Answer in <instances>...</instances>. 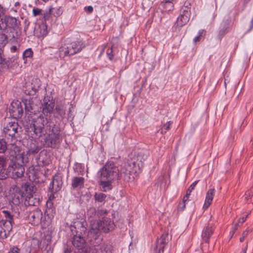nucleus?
<instances>
[{"label": "nucleus", "instance_id": "19", "mask_svg": "<svg viewBox=\"0 0 253 253\" xmlns=\"http://www.w3.org/2000/svg\"><path fill=\"white\" fill-rule=\"evenodd\" d=\"M84 178L83 177L74 176L71 180L73 189H82L84 187Z\"/></svg>", "mask_w": 253, "mask_h": 253}, {"label": "nucleus", "instance_id": "33", "mask_svg": "<svg viewBox=\"0 0 253 253\" xmlns=\"http://www.w3.org/2000/svg\"><path fill=\"white\" fill-rule=\"evenodd\" d=\"M5 167H0V180L5 179L9 176L8 169H6Z\"/></svg>", "mask_w": 253, "mask_h": 253}, {"label": "nucleus", "instance_id": "8", "mask_svg": "<svg viewBox=\"0 0 253 253\" xmlns=\"http://www.w3.org/2000/svg\"><path fill=\"white\" fill-rule=\"evenodd\" d=\"M191 15V4L185 2L181 9L180 16L177 18V22L180 26L185 25L190 19Z\"/></svg>", "mask_w": 253, "mask_h": 253}, {"label": "nucleus", "instance_id": "3", "mask_svg": "<svg viewBox=\"0 0 253 253\" xmlns=\"http://www.w3.org/2000/svg\"><path fill=\"white\" fill-rule=\"evenodd\" d=\"M28 162V159L23 158V160L10 161L8 167L9 174L13 179L21 178L25 172L24 165Z\"/></svg>", "mask_w": 253, "mask_h": 253}, {"label": "nucleus", "instance_id": "23", "mask_svg": "<svg viewBox=\"0 0 253 253\" xmlns=\"http://www.w3.org/2000/svg\"><path fill=\"white\" fill-rule=\"evenodd\" d=\"M199 182V180H197L194 181L192 184L190 186L189 188L187 189L186 191V195L183 197V206L182 207H181V210H183L185 208V203L188 200L189 196L191 194V192L194 189L195 186L197 184L198 182Z\"/></svg>", "mask_w": 253, "mask_h": 253}, {"label": "nucleus", "instance_id": "52", "mask_svg": "<svg viewBox=\"0 0 253 253\" xmlns=\"http://www.w3.org/2000/svg\"><path fill=\"white\" fill-rule=\"evenodd\" d=\"M172 124V122L169 121L164 125L163 127L165 130H169L170 129V126Z\"/></svg>", "mask_w": 253, "mask_h": 253}, {"label": "nucleus", "instance_id": "24", "mask_svg": "<svg viewBox=\"0 0 253 253\" xmlns=\"http://www.w3.org/2000/svg\"><path fill=\"white\" fill-rule=\"evenodd\" d=\"M4 32L6 33V37L8 38V42H13L17 41V33L15 32L14 29H10L9 31L5 30Z\"/></svg>", "mask_w": 253, "mask_h": 253}, {"label": "nucleus", "instance_id": "57", "mask_svg": "<svg viewBox=\"0 0 253 253\" xmlns=\"http://www.w3.org/2000/svg\"><path fill=\"white\" fill-rule=\"evenodd\" d=\"M85 9L89 13H91L92 12L93 8L92 6H88L85 7Z\"/></svg>", "mask_w": 253, "mask_h": 253}, {"label": "nucleus", "instance_id": "39", "mask_svg": "<svg viewBox=\"0 0 253 253\" xmlns=\"http://www.w3.org/2000/svg\"><path fill=\"white\" fill-rule=\"evenodd\" d=\"M38 91V88L31 85L29 86L28 89L25 90V93L29 96H33L36 94Z\"/></svg>", "mask_w": 253, "mask_h": 253}, {"label": "nucleus", "instance_id": "32", "mask_svg": "<svg viewBox=\"0 0 253 253\" xmlns=\"http://www.w3.org/2000/svg\"><path fill=\"white\" fill-rule=\"evenodd\" d=\"M26 174L30 179L35 180L36 178V172L33 166L30 167L26 171Z\"/></svg>", "mask_w": 253, "mask_h": 253}, {"label": "nucleus", "instance_id": "41", "mask_svg": "<svg viewBox=\"0 0 253 253\" xmlns=\"http://www.w3.org/2000/svg\"><path fill=\"white\" fill-rule=\"evenodd\" d=\"M206 35V31L204 30H200L198 32V35L196 36L193 40V42L195 43L199 42L202 37H204Z\"/></svg>", "mask_w": 253, "mask_h": 253}, {"label": "nucleus", "instance_id": "58", "mask_svg": "<svg viewBox=\"0 0 253 253\" xmlns=\"http://www.w3.org/2000/svg\"><path fill=\"white\" fill-rule=\"evenodd\" d=\"M98 214L102 215L103 214H106L108 213V211L106 210H100L98 211Z\"/></svg>", "mask_w": 253, "mask_h": 253}, {"label": "nucleus", "instance_id": "16", "mask_svg": "<svg viewBox=\"0 0 253 253\" xmlns=\"http://www.w3.org/2000/svg\"><path fill=\"white\" fill-rule=\"evenodd\" d=\"M168 242V234H163L156 241L155 250L157 253L164 252L165 245Z\"/></svg>", "mask_w": 253, "mask_h": 253}, {"label": "nucleus", "instance_id": "44", "mask_svg": "<svg viewBox=\"0 0 253 253\" xmlns=\"http://www.w3.org/2000/svg\"><path fill=\"white\" fill-rule=\"evenodd\" d=\"M50 195L49 196V199L47 201V203H46V205L48 207V205H49L50 207H51L52 205V203L51 202V200L55 199V196H54V194L55 193H53L52 192H50Z\"/></svg>", "mask_w": 253, "mask_h": 253}, {"label": "nucleus", "instance_id": "61", "mask_svg": "<svg viewBox=\"0 0 253 253\" xmlns=\"http://www.w3.org/2000/svg\"><path fill=\"white\" fill-rule=\"evenodd\" d=\"M248 243H247L246 246L243 250V253H246L247 250L248 249Z\"/></svg>", "mask_w": 253, "mask_h": 253}, {"label": "nucleus", "instance_id": "37", "mask_svg": "<svg viewBox=\"0 0 253 253\" xmlns=\"http://www.w3.org/2000/svg\"><path fill=\"white\" fill-rule=\"evenodd\" d=\"M7 143L9 144V142H6L3 139H0V153H3L7 149L8 145Z\"/></svg>", "mask_w": 253, "mask_h": 253}, {"label": "nucleus", "instance_id": "43", "mask_svg": "<svg viewBox=\"0 0 253 253\" xmlns=\"http://www.w3.org/2000/svg\"><path fill=\"white\" fill-rule=\"evenodd\" d=\"M6 158L3 156H0V167H6Z\"/></svg>", "mask_w": 253, "mask_h": 253}, {"label": "nucleus", "instance_id": "56", "mask_svg": "<svg viewBox=\"0 0 253 253\" xmlns=\"http://www.w3.org/2000/svg\"><path fill=\"white\" fill-rule=\"evenodd\" d=\"M247 216L248 215H246L245 217L243 216L242 218L239 219L238 222L241 225L245 221Z\"/></svg>", "mask_w": 253, "mask_h": 253}, {"label": "nucleus", "instance_id": "17", "mask_svg": "<svg viewBox=\"0 0 253 253\" xmlns=\"http://www.w3.org/2000/svg\"><path fill=\"white\" fill-rule=\"evenodd\" d=\"M40 202V196L37 195L30 194L26 196L24 204L26 206H38Z\"/></svg>", "mask_w": 253, "mask_h": 253}, {"label": "nucleus", "instance_id": "51", "mask_svg": "<svg viewBox=\"0 0 253 253\" xmlns=\"http://www.w3.org/2000/svg\"><path fill=\"white\" fill-rule=\"evenodd\" d=\"M3 52V50L0 47V64H7L6 62L5 61V59L1 57V54Z\"/></svg>", "mask_w": 253, "mask_h": 253}, {"label": "nucleus", "instance_id": "26", "mask_svg": "<svg viewBox=\"0 0 253 253\" xmlns=\"http://www.w3.org/2000/svg\"><path fill=\"white\" fill-rule=\"evenodd\" d=\"M22 189L25 191V196H28V195L30 194L32 195H36L35 190L36 188L32 185H30L27 183H25L22 186Z\"/></svg>", "mask_w": 253, "mask_h": 253}, {"label": "nucleus", "instance_id": "48", "mask_svg": "<svg viewBox=\"0 0 253 253\" xmlns=\"http://www.w3.org/2000/svg\"><path fill=\"white\" fill-rule=\"evenodd\" d=\"M33 14L34 16H37L42 14V9L39 8H35L33 9Z\"/></svg>", "mask_w": 253, "mask_h": 253}, {"label": "nucleus", "instance_id": "36", "mask_svg": "<svg viewBox=\"0 0 253 253\" xmlns=\"http://www.w3.org/2000/svg\"><path fill=\"white\" fill-rule=\"evenodd\" d=\"M8 42V38L3 31L1 33H0V45L4 47Z\"/></svg>", "mask_w": 253, "mask_h": 253}, {"label": "nucleus", "instance_id": "38", "mask_svg": "<svg viewBox=\"0 0 253 253\" xmlns=\"http://www.w3.org/2000/svg\"><path fill=\"white\" fill-rule=\"evenodd\" d=\"M2 212L6 218L5 220H7V221L13 224L14 223L13 215L11 214L10 212L7 211H3Z\"/></svg>", "mask_w": 253, "mask_h": 253}, {"label": "nucleus", "instance_id": "12", "mask_svg": "<svg viewBox=\"0 0 253 253\" xmlns=\"http://www.w3.org/2000/svg\"><path fill=\"white\" fill-rule=\"evenodd\" d=\"M50 97H45L43 100V104H42V113L43 116L45 118H47L48 115H50L53 111V108L55 106L54 101L51 99Z\"/></svg>", "mask_w": 253, "mask_h": 253}, {"label": "nucleus", "instance_id": "5", "mask_svg": "<svg viewBox=\"0 0 253 253\" xmlns=\"http://www.w3.org/2000/svg\"><path fill=\"white\" fill-rule=\"evenodd\" d=\"M18 124L17 120L9 122L3 128V132L7 142L9 143H16L17 140L15 134L17 132Z\"/></svg>", "mask_w": 253, "mask_h": 253}, {"label": "nucleus", "instance_id": "55", "mask_svg": "<svg viewBox=\"0 0 253 253\" xmlns=\"http://www.w3.org/2000/svg\"><path fill=\"white\" fill-rule=\"evenodd\" d=\"M40 149L37 147L35 149L31 148L29 150L30 152L31 153L34 154V153H37L40 151Z\"/></svg>", "mask_w": 253, "mask_h": 253}, {"label": "nucleus", "instance_id": "54", "mask_svg": "<svg viewBox=\"0 0 253 253\" xmlns=\"http://www.w3.org/2000/svg\"><path fill=\"white\" fill-rule=\"evenodd\" d=\"M250 232H251V230L250 229H247L246 230H245V231H244L243 232L242 236L244 238H246L248 236L249 233Z\"/></svg>", "mask_w": 253, "mask_h": 253}, {"label": "nucleus", "instance_id": "30", "mask_svg": "<svg viewBox=\"0 0 253 253\" xmlns=\"http://www.w3.org/2000/svg\"><path fill=\"white\" fill-rule=\"evenodd\" d=\"M37 31H39V36L40 37H43L46 36L48 33L47 25L44 23H42L39 25Z\"/></svg>", "mask_w": 253, "mask_h": 253}, {"label": "nucleus", "instance_id": "13", "mask_svg": "<svg viewBox=\"0 0 253 253\" xmlns=\"http://www.w3.org/2000/svg\"><path fill=\"white\" fill-rule=\"evenodd\" d=\"M9 113L11 116L14 119H15V120L21 118L23 113L21 102L18 101L12 102L11 103Z\"/></svg>", "mask_w": 253, "mask_h": 253}, {"label": "nucleus", "instance_id": "46", "mask_svg": "<svg viewBox=\"0 0 253 253\" xmlns=\"http://www.w3.org/2000/svg\"><path fill=\"white\" fill-rule=\"evenodd\" d=\"M96 211L94 208H90L87 211L88 215H89L90 217L94 216L96 214Z\"/></svg>", "mask_w": 253, "mask_h": 253}, {"label": "nucleus", "instance_id": "14", "mask_svg": "<svg viewBox=\"0 0 253 253\" xmlns=\"http://www.w3.org/2000/svg\"><path fill=\"white\" fill-rule=\"evenodd\" d=\"M101 231H102V229L100 228L99 224L95 222V221H91L90 228L87 235L89 241L92 242L93 240L98 239Z\"/></svg>", "mask_w": 253, "mask_h": 253}, {"label": "nucleus", "instance_id": "27", "mask_svg": "<svg viewBox=\"0 0 253 253\" xmlns=\"http://www.w3.org/2000/svg\"><path fill=\"white\" fill-rule=\"evenodd\" d=\"M1 223V227L2 228L4 232L8 235L12 229V224L10 223V222L7 221V220L1 219L0 220V223Z\"/></svg>", "mask_w": 253, "mask_h": 253}, {"label": "nucleus", "instance_id": "31", "mask_svg": "<svg viewBox=\"0 0 253 253\" xmlns=\"http://www.w3.org/2000/svg\"><path fill=\"white\" fill-rule=\"evenodd\" d=\"M162 5L163 7V10L165 12L172 10L174 6L173 2L168 0H165L164 2L162 3Z\"/></svg>", "mask_w": 253, "mask_h": 253}, {"label": "nucleus", "instance_id": "29", "mask_svg": "<svg viewBox=\"0 0 253 253\" xmlns=\"http://www.w3.org/2000/svg\"><path fill=\"white\" fill-rule=\"evenodd\" d=\"M23 200V195L21 193H15L12 196L11 202L15 206L19 205Z\"/></svg>", "mask_w": 253, "mask_h": 253}, {"label": "nucleus", "instance_id": "21", "mask_svg": "<svg viewBox=\"0 0 253 253\" xmlns=\"http://www.w3.org/2000/svg\"><path fill=\"white\" fill-rule=\"evenodd\" d=\"M214 229L211 226L208 225L203 231L202 237L203 240L207 243H209V239L213 233Z\"/></svg>", "mask_w": 253, "mask_h": 253}, {"label": "nucleus", "instance_id": "42", "mask_svg": "<svg viewBox=\"0 0 253 253\" xmlns=\"http://www.w3.org/2000/svg\"><path fill=\"white\" fill-rule=\"evenodd\" d=\"M53 8H49L48 11L45 12L43 14V19L45 21L49 20L51 17V14L52 12Z\"/></svg>", "mask_w": 253, "mask_h": 253}, {"label": "nucleus", "instance_id": "50", "mask_svg": "<svg viewBox=\"0 0 253 253\" xmlns=\"http://www.w3.org/2000/svg\"><path fill=\"white\" fill-rule=\"evenodd\" d=\"M253 195V191L252 190H249L245 193V198L247 200H248Z\"/></svg>", "mask_w": 253, "mask_h": 253}, {"label": "nucleus", "instance_id": "2", "mask_svg": "<svg viewBox=\"0 0 253 253\" xmlns=\"http://www.w3.org/2000/svg\"><path fill=\"white\" fill-rule=\"evenodd\" d=\"M32 126L35 137L43 136L42 142L44 147L59 148L62 140L61 129L59 126L53 124L50 119L41 115L33 119Z\"/></svg>", "mask_w": 253, "mask_h": 253}, {"label": "nucleus", "instance_id": "49", "mask_svg": "<svg viewBox=\"0 0 253 253\" xmlns=\"http://www.w3.org/2000/svg\"><path fill=\"white\" fill-rule=\"evenodd\" d=\"M107 56L110 60H112L113 58V46L111 47L110 49H108L107 51Z\"/></svg>", "mask_w": 253, "mask_h": 253}, {"label": "nucleus", "instance_id": "40", "mask_svg": "<svg viewBox=\"0 0 253 253\" xmlns=\"http://www.w3.org/2000/svg\"><path fill=\"white\" fill-rule=\"evenodd\" d=\"M33 56V51L29 48L25 50L23 53V58L25 60L27 58H32Z\"/></svg>", "mask_w": 253, "mask_h": 253}, {"label": "nucleus", "instance_id": "59", "mask_svg": "<svg viewBox=\"0 0 253 253\" xmlns=\"http://www.w3.org/2000/svg\"><path fill=\"white\" fill-rule=\"evenodd\" d=\"M57 11L56 13V14L54 13V15L56 17H58L61 14V12L59 9H57Z\"/></svg>", "mask_w": 253, "mask_h": 253}, {"label": "nucleus", "instance_id": "4", "mask_svg": "<svg viewBox=\"0 0 253 253\" xmlns=\"http://www.w3.org/2000/svg\"><path fill=\"white\" fill-rule=\"evenodd\" d=\"M84 47L81 42H72L70 44H65L59 49V56L63 59L66 56H70L80 52Z\"/></svg>", "mask_w": 253, "mask_h": 253}, {"label": "nucleus", "instance_id": "22", "mask_svg": "<svg viewBox=\"0 0 253 253\" xmlns=\"http://www.w3.org/2000/svg\"><path fill=\"white\" fill-rule=\"evenodd\" d=\"M65 109L63 106L57 105L53 111L54 116L56 118L62 119L65 115Z\"/></svg>", "mask_w": 253, "mask_h": 253}, {"label": "nucleus", "instance_id": "53", "mask_svg": "<svg viewBox=\"0 0 253 253\" xmlns=\"http://www.w3.org/2000/svg\"><path fill=\"white\" fill-rule=\"evenodd\" d=\"M10 51L11 52H18L19 48L16 45H12L10 48Z\"/></svg>", "mask_w": 253, "mask_h": 253}, {"label": "nucleus", "instance_id": "45", "mask_svg": "<svg viewBox=\"0 0 253 253\" xmlns=\"http://www.w3.org/2000/svg\"><path fill=\"white\" fill-rule=\"evenodd\" d=\"M20 249L17 246L11 248L8 253H20Z\"/></svg>", "mask_w": 253, "mask_h": 253}, {"label": "nucleus", "instance_id": "11", "mask_svg": "<svg viewBox=\"0 0 253 253\" xmlns=\"http://www.w3.org/2000/svg\"><path fill=\"white\" fill-rule=\"evenodd\" d=\"M27 217L30 223L37 226L42 222V212L39 208H36L29 211Z\"/></svg>", "mask_w": 253, "mask_h": 253}, {"label": "nucleus", "instance_id": "10", "mask_svg": "<svg viewBox=\"0 0 253 253\" xmlns=\"http://www.w3.org/2000/svg\"><path fill=\"white\" fill-rule=\"evenodd\" d=\"M36 99V98L30 97L29 98H25L22 100V102L25 106L26 113L35 114L39 111L40 106L35 102Z\"/></svg>", "mask_w": 253, "mask_h": 253}, {"label": "nucleus", "instance_id": "15", "mask_svg": "<svg viewBox=\"0 0 253 253\" xmlns=\"http://www.w3.org/2000/svg\"><path fill=\"white\" fill-rule=\"evenodd\" d=\"M99 224L102 231L105 233H108L114 229V223L110 218L104 217L99 221H96Z\"/></svg>", "mask_w": 253, "mask_h": 253}, {"label": "nucleus", "instance_id": "34", "mask_svg": "<svg viewBox=\"0 0 253 253\" xmlns=\"http://www.w3.org/2000/svg\"><path fill=\"white\" fill-rule=\"evenodd\" d=\"M106 197V195L103 193H95L94 195V199L95 202L102 203L105 201Z\"/></svg>", "mask_w": 253, "mask_h": 253}, {"label": "nucleus", "instance_id": "47", "mask_svg": "<svg viewBox=\"0 0 253 253\" xmlns=\"http://www.w3.org/2000/svg\"><path fill=\"white\" fill-rule=\"evenodd\" d=\"M3 225V224H2ZM7 235L4 232L1 227V223H0V238L5 239L7 237Z\"/></svg>", "mask_w": 253, "mask_h": 253}, {"label": "nucleus", "instance_id": "35", "mask_svg": "<svg viewBox=\"0 0 253 253\" xmlns=\"http://www.w3.org/2000/svg\"><path fill=\"white\" fill-rule=\"evenodd\" d=\"M227 29L228 26L226 25H224L220 28L217 35V38L220 41H221L223 37L227 33Z\"/></svg>", "mask_w": 253, "mask_h": 253}, {"label": "nucleus", "instance_id": "6", "mask_svg": "<svg viewBox=\"0 0 253 253\" xmlns=\"http://www.w3.org/2000/svg\"><path fill=\"white\" fill-rule=\"evenodd\" d=\"M87 223L83 218L74 219L70 225V230L72 235L84 236L85 235L87 228Z\"/></svg>", "mask_w": 253, "mask_h": 253}, {"label": "nucleus", "instance_id": "9", "mask_svg": "<svg viewBox=\"0 0 253 253\" xmlns=\"http://www.w3.org/2000/svg\"><path fill=\"white\" fill-rule=\"evenodd\" d=\"M62 186V176L59 174L57 173L52 177V181L50 182L48 187V192L57 193L61 190Z\"/></svg>", "mask_w": 253, "mask_h": 253}, {"label": "nucleus", "instance_id": "25", "mask_svg": "<svg viewBox=\"0 0 253 253\" xmlns=\"http://www.w3.org/2000/svg\"><path fill=\"white\" fill-rule=\"evenodd\" d=\"M5 23V27L12 28L13 29L17 26V20L16 18L8 16L4 19Z\"/></svg>", "mask_w": 253, "mask_h": 253}, {"label": "nucleus", "instance_id": "62", "mask_svg": "<svg viewBox=\"0 0 253 253\" xmlns=\"http://www.w3.org/2000/svg\"><path fill=\"white\" fill-rule=\"evenodd\" d=\"M20 2H18V1L16 2L15 3V4H14V5H15V6H20Z\"/></svg>", "mask_w": 253, "mask_h": 253}, {"label": "nucleus", "instance_id": "64", "mask_svg": "<svg viewBox=\"0 0 253 253\" xmlns=\"http://www.w3.org/2000/svg\"><path fill=\"white\" fill-rule=\"evenodd\" d=\"M253 27V19L251 21V28H252Z\"/></svg>", "mask_w": 253, "mask_h": 253}, {"label": "nucleus", "instance_id": "20", "mask_svg": "<svg viewBox=\"0 0 253 253\" xmlns=\"http://www.w3.org/2000/svg\"><path fill=\"white\" fill-rule=\"evenodd\" d=\"M215 191L214 188H211L207 192L205 203L203 206V208L204 209H207L211 204L215 194Z\"/></svg>", "mask_w": 253, "mask_h": 253}, {"label": "nucleus", "instance_id": "60", "mask_svg": "<svg viewBox=\"0 0 253 253\" xmlns=\"http://www.w3.org/2000/svg\"><path fill=\"white\" fill-rule=\"evenodd\" d=\"M240 226H241V225L238 222L237 223H236L235 225V227L234 228V232H235V231L238 229V227H239Z\"/></svg>", "mask_w": 253, "mask_h": 253}, {"label": "nucleus", "instance_id": "18", "mask_svg": "<svg viewBox=\"0 0 253 253\" xmlns=\"http://www.w3.org/2000/svg\"><path fill=\"white\" fill-rule=\"evenodd\" d=\"M74 236L72 240V244L77 249L79 250L83 249L85 247L86 242L84 236L75 235Z\"/></svg>", "mask_w": 253, "mask_h": 253}, {"label": "nucleus", "instance_id": "63", "mask_svg": "<svg viewBox=\"0 0 253 253\" xmlns=\"http://www.w3.org/2000/svg\"><path fill=\"white\" fill-rule=\"evenodd\" d=\"M245 238H244L243 236H242V237H241V238H240V241L241 242H243V241H244V240H245Z\"/></svg>", "mask_w": 253, "mask_h": 253}, {"label": "nucleus", "instance_id": "7", "mask_svg": "<svg viewBox=\"0 0 253 253\" xmlns=\"http://www.w3.org/2000/svg\"><path fill=\"white\" fill-rule=\"evenodd\" d=\"M8 151L10 161L23 160V158L28 160V158L24 152H22L20 147L16 145V143H9L8 144Z\"/></svg>", "mask_w": 253, "mask_h": 253}, {"label": "nucleus", "instance_id": "28", "mask_svg": "<svg viewBox=\"0 0 253 253\" xmlns=\"http://www.w3.org/2000/svg\"><path fill=\"white\" fill-rule=\"evenodd\" d=\"M106 180H101L100 185L102 187L104 191L110 190L112 188V182L113 180L106 179Z\"/></svg>", "mask_w": 253, "mask_h": 253}, {"label": "nucleus", "instance_id": "1", "mask_svg": "<svg viewBox=\"0 0 253 253\" xmlns=\"http://www.w3.org/2000/svg\"><path fill=\"white\" fill-rule=\"evenodd\" d=\"M142 167L141 161L135 158L124 163L120 169L115 163L109 162L100 170V176L101 179L132 181L138 176Z\"/></svg>", "mask_w": 253, "mask_h": 253}]
</instances>
